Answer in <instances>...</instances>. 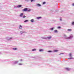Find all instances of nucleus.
Segmentation results:
<instances>
[{
	"mask_svg": "<svg viewBox=\"0 0 74 74\" xmlns=\"http://www.w3.org/2000/svg\"><path fill=\"white\" fill-rule=\"evenodd\" d=\"M27 11V8H25L23 9V12H24V11Z\"/></svg>",
	"mask_w": 74,
	"mask_h": 74,
	"instance_id": "obj_1",
	"label": "nucleus"
},
{
	"mask_svg": "<svg viewBox=\"0 0 74 74\" xmlns=\"http://www.w3.org/2000/svg\"><path fill=\"white\" fill-rule=\"evenodd\" d=\"M23 15V13H22L20 15V17H22Z\"/></svg>",
	"mask_w": 74,
	"mask_h": 74,
	"instance_id": "obj_2",
	"label": "nucleus"
},
{
	"mask_svg": "<svg viewBox=\"0 0 74 74\" xmlns=\"http://www.w3.org/2000/svg\"><path fill=\"white\" fill-rule=\"evenodd\" d=\"M19 29H22V26L21 25H20Z\"/></svg>",
	"mask_w": 74,
	"mask_h": 74,
	"instance_id": "obj_3",
	"label": "nucleus"
},
{
	"mask_svg": "<svg viewBox=\"0 0 74 74\" xmlns=\"http://www.w3.org/2000/svg\"><path fill=\"white\" fill-rule=\"evenodd\" d=\"M47 38L48 39H51V38H52V37L51 36H50V37H47Z\"/></svg>",
	"mask_w": 74,
	"mask_h": 74,
	"instance_id": "obj_4",
	"label": "nucleus"
},
{
	"mask_svg": "<svg viewBox=\"0 0 74 74\" xmlns=\"http://www.w3.org/2000/svg\"><path fill=\"white\" fill-rule=\"evenodd\" d=\"M68 31V32H71V29H68L67 30Z\"/></svg>",
	"mask_w": 74,
	"mask_h": 74,
	"instance_id": "obj_5",
	"label": "nucleus"
},
{
	"mask_svg": "<svg viewBox=\"0 0 74 74\" xmlns=\"http://www.w3.org/2000/svg\"><path fill=\"white\" fill-rule=\"evenodd\" d=\"M22 7V5H18V8H19L20 7Z\"/></svg>",
	"mask_w": 74,
	"mask_h": 74,
	"instance_id": "obj_6",
	"label": "nucleus"
},
{
	"mask_svg": "<svg viewBox=\"0 0 74 74\" xmlns=\"http://www.w3.org/2000/svg\"><path fill=\"white\" fill-rule=\"evenodd\" d=\"M39 51L40 52H42V51H43V49H40L39 50Z\"/></svg>",
	"mask_w": 74,
	"mask_h": 74,
	"instance_id": "obj_7",
	"label": "nucleus"
},
{
	"mask_svg": "<svg viewBox=\"0 0 74 74\" xmlns=\"http://www.w3.org/2000/svg\"><path fill=\"white\" fill-rule=\"evenodd\" d=\"M37 5L39 6V7H41V5L40 4H37Z\"/></svg>",
	"mask_w": 74,
	"mask_h": 74,
	"instance_id": "obj_8",
	"label": "nucleus"
},
{
	"mask_svg": "<svg viewBox=\"0 0 74 74\" xmlns=\"http://www.w3.org/2000/svg\"><path fill=\"white\" fill-rule=\"evenodd\" d=\"M31 22H34V20H33V19L31 20Z\"/></svg>",
	"mask_w": 74,
	"mask_h": 74,
	"instance_id": "obj_9",
	"label": "nucleus"
},
{
	"mask_svg": "<svg viewBox=\"0 0 74 74\" xmlns=\"http://www.w3.org/2000/svg\"><path fill=\"white\" fill-rule=\"evenodd\" d=\"M36 51V49H34L32 50V51Z\"/></svg>",
	"mask_w": 74,
	"mask_h": 74,
	"instance_id": "obj_10",
	"label": "nucleus"
},
{
	"mask_svg": "<svg viewBox=\"0 0 74 74\" xmlns=\"http://www.w3.org/2000/svg\"><path fill=\"white\" fill-rule=\"evenodd\" d=\"M36 0H31V2H33V1H35Z\"/></svg>",
	"mask_w": 74,
	"mask_h": 74,
	"instance_id": "obj_11",
	"label": "nucleus"
},
{
	"mask_svg": "<svg viewBox=\"0 0 74 74\" xmlns=\"http://www.w3.org/2000/svg\"><path fill=\"white\" fill-rule=\"evenodd\" d=\"M13 49H14V50H16V49H17L16 48H13Z\"/></svg>",
	"mask_w": 74,
	"mask_h": 74,
	"instance_id": "obj_12",
	"label": "nucleus"
},
{
	"mask_svg": "<svg viewBox=\"0 0 74 74\" xmlns=\"http://www.w3.org/2000/svg\"><path fill=\"white\" fill-rule=\"evenodd\" d=\"M58 51L57 50H55L54 51V52H58Z\"/></svg>",
	"mask_w": 74,
	"mask_h": 74,
	"instance_id": "obj_13",
	"label": "nucleus"
},
{
	"mask_svg": "<svg viewBox=\"0 0 74 74\" xmlns=\"http://www.w3.org/2000/svg\"><path fill=\"white\" fill-rule=\"evenodd\" d=\"M28 22V20H26L24 21V22Z\"/></svg>",
	"mask_w": 74,
	"mask_h": 74,
	"instance_id": "obj_14",
	"label": "nucleus"
},
{
	"mask_svg": "<svg viewBox=\"0 0 74 74\" xmlns=\"http://www.w3.org/2000/svg\"><path fill=\"white\" fill-rule=\"evenodd\" d=\"M53 29H54V27L51 28V30H53Z\"/></svg>",
	"mask_w": 74,
	"mask_h": 74,
	"instance_id": "obj_15",
	"label": "nucleus"
},
{
	"mask_svg": "<svg viewBox=\"0 0 74 74\" xmlns=\"http://www.w3.org/2000/svg\"><path fill=\"white\" fill-rule=\"evenodd\" d=\"M54 32L55 33H57V32H58V31L57 30H54Z\"/></svg>",
	"mask_w": 74,
	"mask_h": 74,
	"instance_id": "obj_16",
	"label": "nucleus"
},
{
	"mask_svg": "<svg viewBox=\"0 0 74 74\" xmlns=\"http://www.w3.org/2000/svg\"><path fill=\"white\" fill-rule=\"evenodd\" d=\"M69 56H70V57H71V53L69 54Z\"/></svg>",
	"mask_w": 74,
	"mask_h": 74,
	"instance_id": "obj_17",
	"label": "nucleus"
},
{
	"mask_svg": "<svg viewBox=\"0 0 74 74\" xmlns=\"http://www.w3.org/2000/svg\"><path fill=\"white\" fill-rule=\"evenodd\" d=\"M27 11H28L29 12H30V11H31V10L29 9V10H27Z\"/></svg>",
	"mask_w": 74,
	"mask_h": 74,
	"instance_id": "obj_18",
	"label": "nucleus"
},
{
	"mask_svg": "<svg viewBox=\"0 0 74 74\" xmlns=\"http://www.w3.org/2000/svg\"><path fill=\"white\" fill-rule=\"evenodd\" d=\"M23 18H26V16H23Z\"/></svg>",
	"mask_w": 74,
	"mask_h": 74,
	"instance_id": "obj_19",
	"label": "nucleus"
},
{
	"mask_svg": "<svg viewBox=\"0 0 74 74\" xmlns=\"http://www.w3.org/2000/svg\"><path fill=\"white\" fill-rule=\"evenodd\" d=\"M52 52V51H48V52Z\"/></svg>",
	"mask_w": 74,
	"mask_h": 74,
	"instance_id": "obj_20",
	"label": "nucleus"
},
{
	"mask_svg": "<svg viewBox=\"0 0 74 74\" xmlns=\"http://www.w3.org/2000/svg\"><path fill=\"white\" fill-rule=\"evenodd\" d=\"M72 24L73 25H74V22H73V23H72Z\"/></svg>",
	"mask_w": 74,
	"mask_h": 74,
	"instance_id": "obj_21",
	"label": "nucleus"
},
{
	"mask_svg": "<svg viewBox=\"0 0 74 74\" xmlns=\"http://www.w3.org/2000/svg\"><path fill=\"white\" fill-rule=\"evenodd\" d=\"M45 3H46L45 2H43V4H45Z\"/></svg>",
	"mask_w": 74,
	"mask_h": 74,
	"instance_id": "obj_22",
	"label": "nucleus"
},
{
	"mask_svg": "<svg viewBox=\"0 0 74 74\" xmlns=\"http://www.w3.org/2000/svg\"><path fill=\"white\" fill-rule=\"evenodd\" d=\"M58 29H60V28H61V27H58Z\"/></svg>",
	"mask_w": 74,
	"mask_h": 74,
	"instance_id": "obj_23",
	"label": "nucleus"
},
{
	"mask_svg": "<svg viewBox=\"0 0 74 74\" xmlns=\"http://www.w3.org/2000/svg\"><path fill=\"white\" fill-rule=\"evenodd\" d=\"M40 18H41V17H38L37 18V19H40Z\"/></svg>",
	"mask_w": 74,
	"mask_h": 74,
	"instance_id": "obj_24",
	"label": "nucleus"
},
{
	"mask_svg": "<svg viewBox=\"0 0 74 74\" xmlns=\"http://www.w3.org/2000/svg\"><path fill=\"white\" fill-rule=\"evenodd\" d=\"M73 59V58H69V59Z\"/></svg>",
	"mask_w": 74,
	"mask_h": 74,
	"instance_id": "obj_25",
	"label": "nucleus"
},
{
	"mask_svg": "<svg viewBox=\"0 0 74 74\" xmlns=\"http://www.w3.org/2000/svg\"><path fill=\"white\" fill-rule=\"evenodd\" d=\"M72 5H73V6H74V3Z\"/></svg>",
	"mask_w": 74,
	"mask_h": 74,
	"instance_id": "obj_26",
	"label": "nucleus"
},
{
	"mask_svg": "<svg viewBox=\"0 0 74 74\" xmlns=\"http://www.w3.org/2000/svg\"><path fill=\"white\" fill-rule=\"evenodd\" d=\"M19 65H22V64H19Z\"/></svg>",
	"mask_w": 74,
	"mask_h": 74,
	"instance_id": "obj_27",
	"label": "nucleus"
},
{
	"mask_svg": "<svg viewBox=\"0 0 74 74\" xmlns=\"http://www.w3.org/2000/svg\"><path fill=\"white\" fill-rule=\"evenodd\" d=\"M61 54H63V53H60V54L59 55H61Z\"/></svg>",
	"mask_w": 74,
	"mask_h": 74,
	"instance_id": "obj_28",
	"label": "nucleus"
},
{
	"mask_svg": "<svg viewBox=\"0 0 74 74\" xmlns=\"http://www.w3.org/2000/svg\"><path fill=\"white\" fill-rule=\"evenodd\" d=\"M60 21H62V19L61 18L60 19Z\"/></svg>",
	"mask_w": 74,
	"mask_h": 74,
	"instance_id": "obj_29",
	"label": "nucleus"
}]
</instances>
